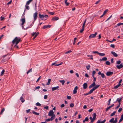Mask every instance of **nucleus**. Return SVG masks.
Listing matches in <instances>:
<instances>
[{"instance_id":"obj_5","label":"nucleus","mask_w":123,"mask_h":123,"mask_svg":"<svg viewBox=\"0 0 123 123\" xmlns=\"http://www.w3.org/2000/svg\"><path fill=\"white\" fill-rule=\"evenodd\" d=\"M20 21L22 22V23L21 25H22V27H23V25L25 22V18L21 19H20Z\"/></svg>"},{"instance_id":"obj_14","label":"nucleus","mask_w":123,"mask_h":123,"mask_svg":"<svg viewBox=\"0 0 123 123\" xmlns=\"http://www.w3.org/2000/svg\"><path fill=\"white\" fill-rule=\"evenodd\" d=\"M59 88V86H57L56 87H54L52 88V91H53L55 90H56L57 89H58V88Z\"/></svg>"},{"instance_id":"obj_27","label":"nucleus","mask_w":123,"mask_h":123,"mask_svg":"<svg viewBox=\"0 0 123 123\" xmlns=\"http://www.w3.org/2000/svg\"><path fill=\"white\" fill-rule=\"evenodd\" d=\"M95 90V89H94L93 88L89 92V93L90 94L92 93L93 92V91H94Z\"/></svg>"},{"instance_id":"obj_9","label":"nucleus","mask_w":123,"mask_h":123,"mask_svg":"<svg viewBox=\"0 0 123 123\" xmlns=\"http://www.w3.org/2000/svg\"><path fill=\"white\" fill-rule=\"evenodd\" d=\"M116 67L118 69H119L123 67V65L122 63H121L119 65H117Z\"/></svg>"},{"instance_id":"obj_34","label":"nucleus","mask_w":123,"mask_h":123,"mask_svg":"<svg viewBox=\"0 0 123 123\" xmlns=\"http://www.w3.org/2000/svg\"><path fill=\"white\" fill-rule=\"evenodd\" d=\"M68 0H65V3L66 4V6H68L69 5V3L67 2V1Z\"/></svg>"},{"instance_id":"obj_47","label":"nucleus","mask_w":123,"mask_h":123,"mask_svg":"<svg viewBox=\"0 0 123 123\" xmlns=\"http://www.w3.org/2000/svg\"><path fill=\"white\" fill-rule=\"evenodd\" d=\"M121 62V61H120V60L118 61H117V62H116V63L117 64H120Z\"/></svg>"},{"instance_id":"obj_3","label":"nucleus","mask_w":123,"mask_h":123,"mask_svg":"<svg viewBox=\"0 0 123 123\" xmlns=\"http://www.w3.org/2000/svg\"><path fill=\"white\" fill-rule=\"evenodd\" d=\"M97 32H96L94 34H91L89 36V38H94L96 36V35H97Z\"/></svg>"},{"instance_id":"obj_26","label":"nucleus","mask_w":123,"mask_h":123,"mask_svg":"<svg viewBox=\"0 0 123 123\" xmlns=\"http://www.w3.org/2000/svg\"><path fill=\"white\" fill-rule=\"evenodd\" d=\"M59 81L61 83L62 85H64L65 82L64 80H59Z\"/></svg>"},{"instance_id":"obj_21","label":"nucleus","mask_w":123,"mask_h":123,"mask_svg":"<svg viewBox=\"0 0 123 123\" xmlns=\"http://www.w3.org/2000/svg\"><path fill=\"white\" fill-rule=\"evenodd\" d=\"M114 118H112L111 119H110L109 121V122L111 123H114Z\"/></svg>"},{"instance_id":"obj_55","label":"nucleus","mask_w":123,"mask_h":123,"mask_svg":"<svg viewBox=\"0 0 123 123\" xmlns=\"http://www.w3.org/2000/svg\"><path fill=\"white\" fill-rule=\"evenodd\" d=\"M111 108L109 106L107 107V108L106 109L105 111H107L108 110H109V109H110Z\"/></svg>"},{"instance_id":"obj_53","label":"nucleus","mask_w":123,"mask_h":123,"mask_svg":"<svg viewBox=\"0 0 123 123\" xmlns=\"http://www.w3.org/2000/svg\"><path fill=\"white\" fill-rule=\"evenodd\" d=\"M110 47L113 48H114L115 47V45L114 44H111L110 45Z\"/></svg>"},{"instance_id":"obj_4","label":"nucleus","mask_w":123,"mask_h":123,"mask_svg":"<svg viewBox=\"0 0 123 123\" xmlns=\"http://www.w3.org/2000/svg\"><path fill=\"white\" fill-rule=\"evenodd\" d=\"M54 112L52 110H50L49 111L48 113V115L50 116H53V115H54Z\"/></svg>"},{"instance_id":"obj_40","label":"nucleus","mask_w":123,"mask_h":123,"mask_svg":"<svg viewBox=\"0 0 123 123\" xmlns=\"http://www.w3.org/2000/svg\"><path fill=\"white\" fill-rule=\"evenodd\" d=\"M87 56L88 57H89L90 58V59L92 60L93 59V57H92V55H87Z\"/></svg>"},{"instance_id":"obj_17","label":"nucleus","mask_w":123,"mask_h":123,"mask_svg":"<svg viewBox=\"0 0 123 123\" xmlns=\"http://www.w3.org/2000/svg\"><path fill=\"white\" fill-rule=\"evenodd\" d=\"M51 25H46L44 26L42 28L43 29H45L47 28H50L51 27Z\"/></svg>"},{"instance_id":"obj_41","label":"nucleus","mask_w":123,"mask_h":123,"mask_svg":"<svg viewBox=\"0 0 123 123\" xmlns=\"http://www.w3.org/2000/svg\"><path fill=\"white\" fill-rule=\"evenodd\" d=\"M77 39V38L75 37L74 38V42L73 43V44L74 45Z\"/></svg>"},{"instance_id":"obj_6","label":"nucleus","mask_w":123,"mask_h":123,"mask_svg":"<svg viewBox=\"0 0 123 123\" xmlns=\"http://www.w3.org/2000/svg\"><path fill=\"white\" fill-rule=\"evenodd\" d=\"M78 87L77 86H76L74 88V89L73 91V93L74 94L76 93L77 92V90L78 89Z\"/></svg>"},{"instance_id":"obj_36","label":"nucleus","mask_w":123,"mask_h":123,"mask_svg":"<svg viewBox=\"0 0 123 123\" xmlns=\"http://www.w3.org/2000/svg\"><path fill=\"white\" fill-rule=\"evenodd\" d=\"M116 113V111H114L113 113H112L110 115V116L111 117L115 115V114Z\"/></svg>"},{"instance_id":"obj_7","label":"nucleus","mask_w":123,"mask_h":123,"mask_svg":"<svg viewBox=\"0 0 123 123\" xmlns=\"http://www.w3.org/2000/svg\"><path fill=\"white\" fill-rule=\"evenodd\" d=\"M113 74V72L109 71L107 72L106 73V74L107 76H109L111 75L112 74Z\"/></svg>"},{"instance_id":"obj_16","label":"nucleus","mask_w":123,"mask_h":123,"mask_svg":"<svg viewBox=\"0 0 123 123\" xmlns=\"http://www.w3.org/2000/svg\"><path fill=\"white\" fill-rule=\"evenodd\" d=\"M39 34V33L37 32V33L36 32H34L32 33V36H34L35 35V37H36Z\"/></svg>"},{"instance_id":"obj_60","label":"nucleus","mask_w":123,"mask_h":123,"mask_svg":"<svg viewBox=\"0 0 123 123\" xmlns=\"http://www.w3.org/2000/svg\"><path fill=\"white\" fill-rule=\"evenodd\" d=\"M107 10H105L104 11V12L103 13V15H105V14L107 12Z\"/></svg>"},{"instance_id":"obj_49","label":"nucleus","mask_w":123,"mask_h":123,"mask_svg":"<svg viewBox=\"0 0 123 123\" xmlns=\"http://www.w3.org/2000/svg\"><path fill=\"white\" fill-rule=\"evenodd\" d=\"M36 104V105L37 106H40L41 105L39 102L37 103Z\"/></svg>"},{"instance_id":"obj_25","label":"nucleus","mask_w":123,"mask_h":123,"mask_svg":"<svg viewBox=\"0 0 123 123\" xmlns=\"http://www.w3.org/2000/svg\"><path fill=\"white\" fill-rule=\"evenodd\" d=\"M20 100H21V102H22V103H23L25 101L23 98V97L22 96L21 97H20Z\"/></svg>"},{"instance_id":"obj_11","label":"nucleus","mask_w":123,"mask_h":123,"mask_svg":"<svg viewBox=\"0 0 123 123\" xmlns=\"http://www.w3.org/2000/svg\"><path fill=\"white\" fill-rule=\"evenodd\" d=\"M105 121V119H104L103 121H101V120L100 119L96 123H104Z\"/></svg>"},{"instance_id":"obj_32","label":"nucleus","mask_w":123,"mask_h":123,"mask_svg":"<svg viewBox=\"0 0 123 123\" xmlns=\"http://www.w3.org/2000/svg\"><path fill=\"white\" fill-rule=\"evenodd\" d=\"M92 116H93V119H95L96 116V114L95 113H94L92 114Z\"/></svg>"},{"instance_id":"obj_30","label":"nucleus","mask_w":123,"mask_h":123,"mask_svg":"<svg viewBox=\"0 0 123 123\" xmlns=\"http://www.w3.org/2000/svg\"><path fill=\"white\" fill-rule=\"evenodd\" d=\"M5 110V109L4 108H3L0 111V115H2V114L3 112Z\"/></svg>"},{"instance_id":"obj_23","label":"nucleus","mask_w":123,"mask_h":123,"mask_svg":"<svg viewBox=\"0 0 123 123\" xmlns=\"http://www.w3.org/2000/svg\"><path fill=\"white\" fill-rule=\"evenodd\" d=\"M39 18H43L45 17L44 15H41L40 14H39Z\"/></svg>"},{"instance_id":"obj_22","label":"nucleus","mask_w":123,"mask_h":123,"mask_svg":"<svg viewBox=\"0 0 123 123\" xmlns=\"http://www.w3.org/2000/svg\"><path fill=\"white\" fill-rule=\"evenodd\" d=\"M95 86H94L93 88L94 89H95V90L96 89H97L98 88L99 86L100 85H95Z\"/></svg>"},{"instance_id":"obj_28","label":"nucleus","mask_w":123,"mask_h":123,"mask_svg":"<svg viewBox=\"0 0 123 123\" xmlns=\"http://www.w3.org/2000/svg\"><path fill=\"white\" fill-rule=\"evenodd\" d=\"M33 0H29L26 3V5H29L30 3Z\"/></svg>"},{"instance_id":"obj_45","label":"nucleus","mask_w":123,"mask_h":123,"mask_svg":"<svg viewBox=\"0 0 123 123\" xmlns=\"http://www.w3.org/2000/svg\"><path fill=\"white\" fill-rule=\"evenodd\" d=\"M122 108H121V107L120 108L118 111V112H121L122 111Z\"/></svg>"},{"instance_id":"obj_52","label":"nucleus","mask_w":123,"mask_h":123,"mask_svg":"<svg viewBox=\"0 0 123 123\" xmlns=\"http://www.w3.org/2000/svg\"><path fill=\"white\" fill-rule=\"evenodd\" d=\"M25 7L26 9L27 10H29V6L26 5Z\"/></svg>"},{"instance_id":"obj_61","label":"nucleus","mask_w":123,"mask_h":123,"mask_svg":"<svg viewBox=\"0 0 123 123\" xmlns=\"http://www.w3.org/2000/svg\"><path fill=\"white\" fill-rule=\"evenodd\" d=\"M122 79H120V81L119 82L118 84L121 85V83L122 82Z\"/></svg>"},{"instance_id":"obj_10","label":"nucleus","mask_w":123,"mask_h":123,"mask_svg":"<svg viewBox=\"0 0 123 123\" xmlns=\"http://www.w3.org/2000/svg\"><path fill=\"white\" fill-rule=\"evenodd\" d=\"M98 74L99 75H101V77L103 78H104L105 77V75L103 73L102 74L100 71H99L98 73Z\"/></svg>"},{"instance_id":"obj_35","label":"nucleus","mask_w":123,"mask_h":123,"mask_svg":"<svg viewBox=\"0 0 123 123\" xmlns=\"http://www.w3.org/2000/svg\"><path fill=\"white\" fill-rule=\"evenodd\" d=\"M51 80L50 79H49L48 80L47 83L46 84V85H49L50 84V82L51 81Z\"/></svg>"},{"instance_id":"obj_64","label":"nucleus","mask_w":123,"mask_h":123,"mask_svg":"<svg viewBox=\"0 0 123 123\" xmlns=\"http://www.w3.org/2000/svg\"><path fill=\"white\" fill-rule=\"evenodd\" d=\"M44 109H46L47 110L49 108V107L48 106H45L44 107Z\"/></svg>"},{"instance_id":"obj_1","label":"nucleus","mask_w":123,"mask_h":123,"mask_svg":"<svg viewBox=\"0 0 123 123\" xmlns=\"http://www.w3.org/2000/svg\"><path fill=\"white\" fill-rule=\"evenodd\" d=\"M21 41V39L19 37H15L12 41V43L13 44L15 43L17 44Z\"/></svg>"},{"instance_id":"obj_56","label":"nucleus","mask_w":123,"mask_h":123,"mask_svg":"<svg viewBox=\"0 0 123 123\" xmlns=\"http://www.w3.org/2000/svg\"><path fill=\"white\" fill-rule=\"evenodd\" d=\"M49 13L50 14H51L52 15H53L54 14V12H49Z\"/></svg>"},{"instance_id":"obj_20","label":"nucleus","mask_w":123,"mask_h":123,"mask_svg":"<svg viewBox=\"0 0 123 123\" xmlns=\"http://www.w3.org/2000/svg\"><path fill=\"white\" fill-rule=\"evenodd\" d=\"M123 120V114L121 116V118L119 120V121L118 122L119 123H120Z\"/></svg>"},{"instance_id":"obj_54","label":"nucleus","mask_w":123,"mask_h":123,"mask_svg":"<svg viewBox=\"0 0 123 123\" xmlns=\"http://www.w3.org/2000/svg\"><path fill=\"white\" fill-rule=\"evenodd\" d=\"M86 19H85L84 21V22L83 23V26H85V23L86 22Z\"/></svg>"},{"instance_id":"obj_62","label":"nucleus","mask_w":123,"mask_h":123,"mask_svg":"<svg viewBox=\"0 0 123 123\" xmlns=\"http://www.w3.org/2000/svg\"><path fill=\"white\" fill-rule=\"evenodd\" d=\"M93 110V109H90L89 110H88V111L89 112H92V111Z\"/></svg>"},{"instance_id":"obj_46","label":"nucleus","mask_w":123,"mask_h":123,"mask_svg":"<svg viewBox=\"0 0 123 123\" xmlns=\"http://www.w3.org/2000/svg\"><path fill=\"white\" fill-rule=\"evenodd\" d=\"M72 51L71 50H69L68 51L66 52L65 53V54H67L70 52H72Z\"/></svg>"},{"instance_id":"obj_39","label":"nucleus","mask_w":123,"mask_h":123,"mask_svg":"<svg viewBox=\"0 0 123 123\" xmlns=\"http://www.w3.org/2000/svg\"><path fill=\"white\" fill-rule=\"evenodd\" d=\"M56 63V62H55V63H52L51 64V66H53V65H54L55 66H56V65H57L58 64H55V63Z\"/></svg>"},{"instance_id":"obj_43","label":"nucleus","mask_w":123,"mask_h":123,"mask_svg":"<svg viewBox=\"0 0 123 123\" xmlns=\"http://www.w3.org/2000/svg\"><path fill=\"white\" fill-rule=\"evenodd\" d=\"M32 68H31L27 72V74H28L29 73L31 72H32Z\"/></svg>"},{"instance_id":"obj_12","label":"nucleus","mask_w":123,"mask_h":123,"mask_svg":"<svg viewBox=\"0 0 123 123\" xmlns=\"http://www.w3.org/2000/svg\"><path fill=\"white\" fill-rule=\"evenodd\" d=\"M87 84L86 83H84L83 85V87L84 89H85L87 87Z\"/></svg>"},{"instance_id":"obj_59","label":"nucleus","mask_w":123,"mask_h":123,"mask_svg":"<svg viewBox=\"0 0 123 123\" xmlns=\"http://www.w3.org/2000/svg\"><path fill=\"white\" fill-rule=\"evenodd\" d=\"M95 119H93V118L91 120V122L92 123L93 122Z\"/></svg>"},{"instance_id":"obj_57","label":"nucleus","mask_w":123,"mask_h":123,"mask_svg":"<svg viewBox=\"0 0 123 123\" xmlns=\"http://www.w3.org/2000/svg\"><path fill=\"white\" fill-rule=\"evenodd\" d=\"M47 95H45L44 96V98L45 99H46L47 98Z\"/></svg>"},{"instance_id":"obj_33","label":"nucleus","mask_w":123,"mask_h":123,"mask_svg":"<svg viewBox=\"0 0 123 123\" xmlns=\"http://www.w3.org/2000/svg\"><path fill=\"white\" fill-rule=\"evenodd\" d=\"M98 54L99 55L102 56H104L105 55V54L104 53H98Z\"/></svg>"},{"instance_id":"obj_51","label":"nucleus","mask_w":123,"mask_h":123,"mask_svg":"<svg viewBox=\"0 0 123 123\" xmlns=\"http://www.w3.org/2000/svg\"><path fill=\"white\" fill-rule=\"evenodd\" d=\"M85 121H87L89 119L88 118V117H86V118L85 119Z\"/></svg>"},{"instance_id":"obj_18","label":"nucleus","mask_w":123,"mask_h":123,"mask_svg":"<svg viewBox=\"0 0 123 123\" xmlns=\"http://www.w3.org/2000/svg\"><path fill=\"white\" fill-rule=\"evenodd\" d=\"M107 58L106 57H104L102 58L101 59H100L99 60L100 61H106L107 60Z\"/></svg>"},{"instance_id":"obj_42","label":"nucleus","mask_w":123,"mask_h":123,"mask_svg":"<svg viewBox=\"0 0 123 123\" xmlns=\"http://www.w3.org/2000/svg\"><path fill=\"white\" fill-rule=\"evenodd\" d=\"M105 64L107 65H109L110 64V62L108 61H107L105 62Z\"/></svg>"},{"instance_id":"obj_58","label":"nucleus","mask_w":123,"mask_h":123,"mask_svg":"<svg viewBox=\"0 0 123 123\" xmlns=\"http://www.w3.org/2000/svg\"><path fill=\"white\" fill-rule=\"evenodd\" d=\"M67 98L68 99H71V96H67Z\"/></svg>"},{"instance_id":"obj_24","label":"nucleus","mask_w":123,"mask_h":123,"mask_svg":"<svg viewBox=\"0 0 123 123\" xmlns=\"http://www.w3.org/2000/svg\"><path fill=\"white\" fill-rule=\"evenodd\" d=\"M84 26H83V25L82 26V29L81 30H80V33H81L82 32L84 31Z\"/></svg>"},{"instance_id":"obj_8","label":"nucleus","mask_w":123,"mask_h":123,"mask_svg":"<svg viewBox=\"0 0 123 123\" xmlns=\"http://www.w3.org/2000/svg\"><path fill=\"white\" fill-rule=\"evenodd\" d=\"M95 85V82H93V83L91 84L89 86V89H90L92 87L94 86Z\"/></svg>"},{"instance_id":"obj_48","label":"nucleus","mask_w":123,"mask_h":123,"mask_svg":"<svg viewBox=\"0 0 123 123\" xmlns=\"http://www.w3.org/2000/svg\"><path fill=\"white\" fill-rule=\"evenodd\" d=\"M117 121V117H116L115 118V120L114 121V123H116Z\"/></svg>"},{"instance_id":"obj_19","label":"nucleus","mask_w":123,"mask_h":123,"mask_svg":"<svg viewBox=\"0 0 123 123\" xmlns=\"http://www.w3.org/2000/svg\"><path fill=\"white\" fill-rule=\"evenodd\" d=\"M51 116V117L50 119V121H52L55 118V115H54L53 116Z\"/></svg>"},{"instance_id":"obj_50","label":"nucleus","mask_w":123,"mask_h":123,"mask_svg":"<svg viewBox=\"0 0 123 123\" xmlns=\"http://www.w3.org/2000/svg\"><path fill=\"white\" fill-rule=\"evenodd\" d=\"M74 106V104L73 103H71L70 105V107H72Z\"/></svg>"},{"instance_id":"obj_31","label":"nucleus","mask_w":123,"mask_h":123,"mask_svg":"<svg viewBox=\"0 0 123 123\" xmlns=\"http://www.w3.org/2000/svg\"><path fill=\"white\" fill-rule=\"evenodd\" d=\"M120 85L119 84H118V85H116L114 87V88L115 89H116L118 88Z\"/></svg>"},{"instance_id":"obj_13","label":"nucleus","mask_w":123,"mask_h":123,"mask_svg":"<svg viewBox=\"0 0 123 123\" xmlns=\"http://www.w3.org/2000/svg\"><path fill=\"white\" fill-rule=\"evenodd\" d=\"M111 54L113 55L115 57H117L118 56V55L117 54H116L113 51H111Z\"/></svg>"},{"instance_id":"obj_29","label":"nucleus","mask_w":123,"mask_h":123,"mask_svg":"<svg viewBox=\"0 0 123 123\" xmlns=\"http://www.w3.org/2000/svg\"><path fill=\"white\" fill-rule=\"evenodd\" d=\"M32 113L34 114H35L36 115H39V114L38 113H37L35 111H32Z\"/></svg>"},{"instance_id":"obj_44","label":"nucleus","mask_w":123,"mask_h":123,"mask_svg":"<svg viewBox=\"0 0 123 123\" xmlns=\"http://www.w3.org/2000/svg\"><path fill=\"white\" fill-rule=\"evenodd\" d=\"M4 72H5L4 70V69L3 70H2V72H1V74H0V75L1 76L2 75L4 74Z\"/></svg>"},{"instance_id":"obj_37","label":"nucleus","mask_w":123,"mask_h":123,"mask_svg":"<svg viewBox=\"0 0 123 123\" xmlns=\"http://www.w3.org/2000/svg\"><path fill=\"white\" fill-rule=\"evenodd\" d=\"M122 99V98H117V101H118V102H120Z\"/></svg>"},{"instance_id":"obj_63","label":"nucleus","mask_w":123,"mask_h":123,"mask_svg":"<svg viewBox=\"0 0 123 123\" xmlns=\"http://www.w3.org/2000/svg\"><path fill=\"white\" fill-rule=\"evenodd\" d=\"M30 110H31L29 109H28V110H26V112L27 113H28L29 112H30Z\"/></svg>"},{"instance_id":"obj_15","label":"nucleus","mask_w":123,"mask_h":123,"mask_svg":"<svg viewBox=\"0 0 123 123\" xmlns=\"http://www.w3.org/2000/svg\"><path fill=\"white\" fill-rule=\"evenodd\" d=\"M59 19L58 17H55L53 18L51 20L52 21L57 20Z\"/></svg>"},{"instance_id":"obj_2","label":"nucleus","mask_w":123,"mask_h":123,"mask_svg":"<svg viewBox=\"0 0 123 123\" xmlns=\"http://www.w3.org/2000/svg\"><path fill=\"white\" fill-rule=\"evenodd\" d=\"M37 14L38 13L37 12H35L34 13L33 18H34V20L32 22V23L31 24L32 25H33L34 22L37 18Z\"/></svg>"},{"instance_id":"obj_38","label":"nucleus","mask_w":123,"mask_h":123,"mask_svg":"<svg viewBox=\"0 0 123 123\" xmlns=\"http://www.w3.org/2000/svg\"><path fill=\"white\" fill-rule=\"evenodd\" d=\"M90 65H88L86 66V68L87 70H89L90 69Z\"/></svg>"}]
</instances>
